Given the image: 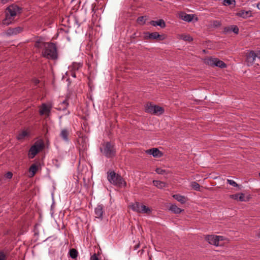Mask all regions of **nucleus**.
I'll return each instance as SVG.
<instances>
[{
	"instance_id": "1",
	"label": "nucleus",
	"mask_w": 260,
	"mask_h": 260,
	"mask_svg": "<svg viewBox=\"0 0 260 260\" xmlns=\"http://www.w3.org/2000/svg\"><path fill=\"white\" fill-rule=\"evenodd\" d=\"M21 10L20 7L15 4L8 7L5 11V18L3 20V24L6 25L12 24L14 17L21 13Z\"/></svg>"
},
{
	"instance_id": "2",
	"label": "nucleus",
	"mask_w": 260,
	"mask_h": 260,
	"mask_svg": "<svg viewBox=\"0 0 260 260\" xmlns=\"http://www.w3.org/2000/svg\"><path fill=\"white\" fill-rule=\"evenodd\" d=\"M42 55L48 59L55 60L57 58V48L53 43H47L44 45Z\"/></svg>"
},
{
	"instance_id": "3",
	"label": "nucleus",
	"mask_w": 260,
	"mask_h": 260,
	"mask_svg": "<svg viewBox=\"0 0 260 260\" xmlns=\"http://www.w3.org/2000/svg\"><path fill=\"white\" fill-rule=\"evenodd\" d=\"M107 179L110 183L119 187H125L126 185L123 178L113 171L107 172Z\"/></svg>"
},
{
	"instance_id": "4",
	"label": "nucleus",
	"mask_w": 260,
	"mask_h": 260,
	"mask_svg": "<svg viewBox=\"0 0 260 260\" xmlns=\"http://www.w3.org/2000/svg\"><path fill=\"white\" fill-rule=\"evenodd\" d=\"M100 149L102 154L107 158H112L116 155L115 145L110 142L102 143Z\"/></svg>"
},
{
	"instance_id": "5",
	"label": "nucleus",
	"mask_w": 260,
	"mask_h": 260,
	"mask_svg": "<svg viewBox=\"0 0 260 260\" xmlns=\"http://www.w3.org/2000/svg\"><path fill=\"white\" fill-rule=\"evenodd\" d=\"M44 147V144L42 141H37L30 148L28 152V157L32 159L35 156L40 152Z\"/></svg>"
},
{
	"instance_id": "6",
	"label": "nucleus",
	"mask_w": 260,
	"mask_h": 260,
	"mask_svg": "<svg viewBox=\"0 0 260 260\" xmlns=\"http://www.w3.org/2000/svg\"><path fill=\"white\" fill-rule=\"evenodd\" d=\"M204 62L211 67H218L221 69L226 67V64L217 58L208 57L205 59Z\"/></svg>"
},
{
	"instance_id": "7",
	"label": "nucleus",
	"mask_w": 260,
	"mask_h": 260,
	"mask_svg": "<svg viewBox=\"0 0 260 260\" xmlns=\"http://www.w3.org/2000/svg\"><path fill=\"white\" fill-rule=\"evenodd\" d=\"M144 39L146 40H157L158 41H162L166 38L165 35H159L157 32H146L144 33Z\"/></svg>"
},
{
	"instance_id": "8",
	"label": "nucleus",
	"mask_w": 260,
	"mask_h": 260,
	"mask_svg": "<svg viewBox=\"0 0 260 260\" xmlns=\"http://www.w3.org/2000/svg\"><path fill=\"white\" fill-rule=\"evenodd\" d=\"M52 106L45 103H43L39 107V114L41 116L45 115L49 117L50 114Z\"/></svg>"
},
{
	"instance_id": "9",
	"label": "nucleus",
	"mask_w": 260,
	"mask_h": 260,
	"mask_svg": "<svg viewBox=\"0 0 260 260\" xmlns=\"http://www.w3.org/2000/svg\"><path fill=\"white\" fill-rule=\"evenodd\" d=\"M246 62L247 65L248 66H251L253 64L259 65V62L255 61V52L253 51H251L246 55Z\"/></svg>"
},
{
	"instance_id": "10",
	"label": "nucleus",
	"mask_w": 260,
	"mask_h": 260,
	"mask_svg": "<svg viewBox=\"0 0 260 260\" xmlns=\"http://www.w3.org/2000/svg\"><path fill=\"white\" fill-rule=\"evenodd\" d=\"M23 30V28L18 26L15 28L10 27L6 31V35L8 36L16 35L21 32Z\"/></svg>"
},
{
	"instance_id": "11",
	"label": "nucleus",
	"mask_w": 260,
	"mask_h": 260,
	"mask_svg": "<svg viewBox=\"0 0 260 260\" xmlns=\"http://www.w3.org/2000/svg\"><path fill=\"white\" fill-rule=\"evenodd\" d=\"M70 130L68 128H62L59 134V137L61 139L66 142H69L70 141L69 139Z\"/></svg>"
},
{
	"instance_id": "12",
	"label": "nucleus",
	"mask_w": 260,
	"mask_h": 260,
	"mask_svg": "<svg viewBox=\"0 0 260 260\" xmlns=\"http://www.w3.org/2000/svg\"><path fill=\"white\" fill-rule=\"evenodd\" d=\"M146 153L147 154L152 155L155 157H160L163 155V153L156 148L148 149L146 151Z\"/></svg>"
},
{
	"instance_id": "13",
	"label": "nucleus",
	"mask_w": 260,
	"mask_h": 260,
	"mask_svg": "<svg viewBox=\"0 0 260 260\" xmlns=\"http://www.w3.org/2000/svg\"><path fill=\"white\" fill-rule=\"evenodd\" d=\"M217 237H216V235H207L205 237V239L210 244L216 246L221 245V244L218 243V239L217 240Z\"/></svg>"
},
{
	"instance_id": "14",
	"label": "nucleus",
	"mask_w": 260,
	"mask_h": 260,
	"mask_svg": "<svg viewBox=\"0 0 260 260\" xmlns=\"http://www.w3.org/2000/svg\"><path fill=\"white\" fill-rule=\"evenodd\" d=\"M88 139L86 136H82L79 137L78 142L81 146L82 149L84 150L87 148Z\"/></svg>"
},
{
	"instance_id": "15",
	"label": "nucleus",
	"mask_w": 260,
	"mask_h": 260,
	"mask_svg": "<svg viewBox=\"0 0 260 260\" xmlns=\"http://www.w3.org/2000/svg\"><path fill=\"white\" fill-rule=\"evenodd\" d=\"M95 217L102 219L104 213V206L102 205H99L94 209Z\"/></svg>"
},
{
	"instance_id": "16",
	"label": "nucleus",
	"mask_w": 260,
	"mask_h": 260,
	"mask_svg": "<svg viewBox=\"0 0 260 260\" xmlns=\"http://www.w3.org/2000/svg\"><path fill=\"white\" fill-rule=\"evenodd\" d=\"M237 15L239 17L243 18H247L252 16V13L251 11H244L241 10L237 13Z\"/></svg>"
},
{
	"instance_id": "17",
	"label": "nucleus",
	"mask_w": 260,
	"mask_h": 260,
	"mask_svg": "<svg viewBox=\"0 0 260 260\" xmlns=\"http://www.w3.org/2000/svg\"><path fill=\"white\" fill-rule=\"evenodd\" d=\"M150 24L153 26H159L161 28H165L166 26L165 21L163 19H159L157 21L152 20L150 22Z\"/></svg>"
},
{
	"instance_id": "18",
	"label": "nucleus",
	"mask_w": 260,
	"mask_h": 260,
	"mask_svg": "<svg viewBox=\"0 0 260 260\" xmlns=\"http://www.w3.org/2000/svg\"><path fill=\"white\" fill-rule=\"evenodd\" d=\"M179 15L180 18L185 21L190 22L193 19V16L192 15L187 14L183 12H180Z\"/></svg>"
},
{
	"instance_id": "19",
	"label": "nucleus",
	"mask_w": 260,
	"mask_h": 260,
	"mask_svg": "<svg viewBox=\"0 0 260 260\" xmlns=\"http://www.w3.org/2000/svg\"><path fill=\"white\" fill-rule=\"evenodd\" d=\"M153 114L159 115L162 114L164 112V109L162 107L157 105H154Z\"/></svg>"
},
{
	"instance_id": "20",
	"label": "nucleus",
	"mask_w": 260,
	"mask_h": 260,
	"mask_svg": "<svg viewBox=\"0 0 260 260\" xmlns=\"http://www.w3.org/2000/svg\"><path fill=\"white\" fill-rule=\"evenodd\" d=\"M231 31H233L236 34H238L239 32V28L236 25H231L230 26L224 28L225 32H228Z\"/></svg>"
},
{
	"instance_id": "21",
	"label": "nucleus",
	"mask_w": 260,
	"mask_h": 260,
	"mask_svg": "<svg viewBox=\"0 0 260 260\" xmlns=\"http://www.w3.org/2000/svg\"><path fill=\"white\" fill-rule=\"evenodd\" d=\"M142 205L140 203L136 202L131 205V208L134 211L140 213Z\"/></svg>"
},
{
	"instance_id": "22",
	"label": "nucleus",
	"mask_w": 260,
	"mask_h": 260,
	"mask_svg": "<svg viewBox=\"0 0 260 260\" xmlns=\"http://www.w3.org/2000/svg\"><path fill=\"white\" fill-rule=\"evenodd\" d=\"M173 197L182 204L185 203L186 201V198L184 196L179 194H174L173 196Z\"/></svg>"
},
{
	"instance_id": "23",
	"label": "nucleus",
	"mask_w": 260,
	"mask_h": 260,
	"mask_svg": "<svg viewBox=\"0 0 260 260\" xmlns=\"http://www.w3.org/2000/svg\"><path fill=\"white\" fill-rule=\"evenodd\" d=\"M38 170V166L36 164H32L29 169V172L31 174V177H33L36 174Z\"/></svg>"
},
{
	"instance_id": "24",
	"label": "nucleus",
	"mask_w": 260,
	"mask_h": 260,
	"mask_svg": "<svg viewBox=\"0 0 260 260\" xmlns=\"http://www.w3.org/2000/svg\"><path fill=\"white\" fill-rule=\"evenodd\" d=\"M153 184L155 186L160 189L164 188L166 186V183L164 182L159 180H153Z\"/></svg>"
},
{
	"instance_id": "25",
	"label": "nucleus",
	"mask_w": 260,
	"mask_h": 260,
	"mask_svg": "<svg viewBox=\"0 0 260 260\" xmlns=\"http://www.w3.org/2000/svg\"><path fill=\"white\" fill-rule=\"evenodd\" d=\"M170 210L175 214H179L181 213L183 210L178 207L176 205H172L170 207Z\"/></svg>"
},
{
	"instance_id": "26",
	"label": "nucleus",
	"mask_w": 260,
	"mask_h": 260,
	"mask_svg": "<svg viewBox=\"0 0 260 260\" xmlns=\"http://www.w3.org/2000/svg\"><path fill=\"white\" fill-rule=\"evenodd\" d=\"M154 108V105H152L151 103L147 104L145 106V111L147 113H153Z\"/></svg>"
},
{
	"instance_id": "27",
	"label": "nucleus",
	"mask_w": 260,
	"mask_h": 260,
	"mask_svg": "<svg viewBox=\"0 0 260 260\" xmlns=\"http://www.w3.org/2000/svg\"><path fill=\"white\" fill-rule=\"evenodd\" d=\"M180 39L185 41L191 42L193 41V38L189 35H181L180 36Z\"/></svg>"
},
{
	"instance_id": "28",
	"label": "nucleus",
	"mask_w": 260,
	"mask_h": 260,
	"mask_svg": "<svg viewBox=\"0 0 260 260\" xmlns=\"http://www.w3.org/2000/svg\"><path fill=\"white\" fill-rule=\"evenodd\" d=\"M141 208L140 213H149L151 212L150 209L145 205H142Z\"/></svg>"
},
{
	"instance_id": "29",
	"label": "nucleus",
	"mask_w": 260,
	"mask_h": 260,
	"mask_svg": "<svg viewBox=\"0 0 260 260\" xmlns=\"http://www.w3.org/2000/svg\"><path fill=\"white\" fill-rule=\"evenodd\" d=\"M70 256L72 258H76L78 256V251L75 249H71L70 250Z\"/></svg>"
},
{
	"instance_id": "30",
	"label": "nucleus",
	"mask_w": 260,
	"mask_h": 260,
	"mask_svg": "<svg viewBox=\"0 0 260 260\" xmlns=\"http://www.w3.org/2000/svg\"><path fill=\"white\" fill-rule=\"evenodd\" d=\"M27 135V133L25 131H23L19 133L17 136V139L19 140L23 139Z\"/></svg>"
},
{
	"instance_id": "31",
	"label": "nucleus",
	"mask_w": 260,
	"mask_h": 260,
	"mask_svg": "<svg viewBox=\"0 0 260 260\" xmlns=\"http://www.w3.org/2000/svg\"><path fill=\"white\" fill-rule=\"evenodd\" d=\"M223 4L224 6L233 5L234 6H235L236 5V1L235 0H223Z\"/></svg>"
},
{
	"instance_id": "32",
	"label": "nucleus",
	"mask_w": 260,
	"mask_h": 260,
	"mask_svg": "<svg viewBox=\"0 0 260 260\" xmlns=\"http://www.w3.org/2000/svg\"><path fill=\"white\" fill-rule=\"evenodd\" d=\"M146 17V16H141V17H139L138 18H137V22L141 24V25H143L146 22V19L145 18Z\"/></svg>"
},
{
	"instance_id": "33",
	"label": "nucleus",
	"mask_w": 260,
	"mask_h": 260,
	"mask_svg": "<svg viewBox=\"0 0 260 260\" xmlns=\"http://www.w3.org/2000/svg\"><path fill=\"white\" fill-rule=\"evenodd\" d=\"M249 200L248 198H246L245 194L243 193H239V201L241 202H246Z\"/></svg>"
},
{
	"instance_id": "34",
	"label": "nucleus",
	"mask_w": 260,
	"mask_h": 260,
	"mask_svg": "<svg viewBox=\"0 0 260 260\" xmlns=\"http://www.w3.org/2000/svg\"><path fill=\"white\" fill-rule=\"evenodd\" d=\"M191 186L196 190H199L200 186L199 184L196 182H192L191 183Z\"/></svg>"
},
{
	"instance_id": "35",
	"label": "nucleus",
	"mask_w": 260,
	"mask_h": 260,
	"mask_svg": "<svg viewBox=\"0 0 260 260\" xmlns=\"http://www.w3.org/2000/svg\"><path fill=\"white\" fill-rule=\"evenodd\" d=\"M47 43L40 42V41H37L36 42L35 44V46L36 48H44V45L45 44H46Z\"/></svg>"
},
{
	"instance_id": "36",
	"label": "nucleus",
	"mask_w": 260,
	"mask_h": 260,
	"mask_svg": "<svg viewBox=\"0 0 260 260\" xmlns=\"http://www.w3.org/2000/svg\"><path fill=\"white\" fill-rule=\"evenodd\" d=\"M155 172L158 174H161V175H163L165 173H166V170H164L160 168H157L155 170Z\"/></svg>"
},
{
	"instance_id": "37",
	"label": "nucleus",
	"mask_w": 260,
	"mask_h": 260,
	"mask_svg": "<svg viewBox=\"0 0 260 260\" xmlns=\"http://www.w3.org/2000/svg\"><path fill=\"white\" fill-rule=\"evenodd\" d=\"M227 182L229 184H230L231 185H232L233 186H234V187L238 186V184L235 181H234L233 180L228 179Z\"/></svg>"
},
{
	"instance_id": "38",
	"label": "nucleus",
	"mask_w": 260,
	"mask_h": 260,
	"mask_svg": "<svg viewBox=\"0 0 260 260\" xmlns=\"http://www.w3.org/2000/svg\"><path fill=\"white\" fill-rule=\"evenodd\" d=\"M68 101L65 100L60 104V105L62 107L63 109H65L68 107Z\"/></svg>"
},
{
	"instance_id": "39",
	"label": "nucleus",
	"mask_w": 260,
	"mask_h": 260,
	"mask_svg": "<svg viewBox=\"0 0 260 260\" xmlns=\"http://www.w3.org/2000/svg\"><path fill=\"white\" fill-rule=\"evenodd\" d=\"M141 33L140 32H136L131 36V39H135L136 38L140 37Z\"/></svg>"
},
{
	"instance_id": "40",
	"label": "nucleus",
	"mask_w": 260,
	"mask_h": 260,
	"mask_svg": "<svg viewBox=\"0 0 260 260\" xmlns=\"http://www.w3.org/2000/svg\"><path fill=\"white\" fill-rule=\"evenodd\" d=\"M239 193L230 195V198L232 199L239 201Z\"/></svg>"
},
{
	"instance_id": "41",
	"label": "nucleus",
	"mask_w": 260,
	"mask_h": 260,
	"mask_svg": "<svg viewBox=\"0 0 260 260\" xmlns=\"http://www.w3.org/2000/svg\"><path fill=\"white\" fill-rule=\"evenodd\" d=\"M5 176L8 179H11L13 177V173L11 172H8L5 174Z\"/></svg>"
},
{
	"instance_id": "42",
	"label": "nucleus",
	"mask_w": 260,
	"mask_h": 260,
	"mask_svg": "<svg viewBox=\"0 0 260 260\" xmlns=\"http://www.w3.org/2000/svg\"><path fill=\"white\" fill-rule=\"evenodd\" d=\"M6 255L4 253V252H0V260H6Z\"/></svg>"
},
{
	"instance_id": "43",
	"label": "nucleus",
	"mask_w": 260,
	"mask_h": 260,
	"mask_svg": "<svg viewBox=\"0 0 260 260\" xmlns=\"http://www.w3.org/2000/svg\"><path fill=\"white\" fill-rule=\"evenodd\" d=\"M213 25L214 26L217 27L221 25V23L219 21L215 20L213 21Z\"/></svg>"
},
{
	"instance_id": "44",
	"label": "nucleus",
	"mask_w": 260,
	"mask_h": 260,
	"mask_svg": "<svg viewBox=\"0 0 260 260\" xmlns=\"http://www.w3.org/2000/svg\"><path fill=\"white\" fill-rule=\"evenodd\" d=\"M217 240L218 239V243H219L220 241H223L224 240V238L223 236H216Z\"/></svg>"
},
{
	"instance_id": "45",
	"label": "nucleus",
	"mask_w": 260,
	"mask_h": 260,
	"mask_svg": "<svg viewBox=\"0 0 260 260\" xmlns=\"http://www.w3.org/2000/svg\"><path fill=\"white\" fill-rule=\"evenodd\" d=\"M91 260H99V258L96 256L95 254H94L92 256H91L90 258Z\"/></svg>"
},
{
	"instance_id": "46",
	"label": "nucleus",
	"mask_w": 260,
	"mask_h": 260,
	"mask_svg": "<svg viewBox=\"0 0 260 260\" xmlns=\"http://www.w3.org/2000/svg\"><path fill=\"white\" fill-rule=\"evenodd\" d=\"M255 61L256 62H259V63H260V58H259L257 52L256 53L255 52Z\"/></svg>"
},
{
	"instance_id": "47",
	"label": "nucleus",
	"mask_w": 260,
	"mask_h": 260,
	"mask_svg": "<svg viewBox=\"0 0 260 260\" xmlns=\"http://www.w3.org/2000/svg\"><path fill=\"white\" fill-rule=\"evenodd\" d=\"M139 246H140L139 243L135 245L134 248V250H137L139 247Z\"/></svg>"
},
{
	"instance_id": "48",
	"label": "nucleus",
	"mask_w": 260,
	"mask_h": 260,
	"mask_svg": "<svg viewBox=\"0 0 260 260\" xmlns=\"http://www.w3.org/2000/svg\"><path fill=\"white\" fill-rule=\"evenodd\" d=\"M256 7L258 9L260 10V3H259L257 4Z\"/></svg>"
},
{
	"instance_id": "49",
	"label": "nucleus",
	"mask_w": 260,
	"mask_h": 260,
	"mask_svg": "<svg viewBox=\"0 0 260 260\" xmlns=\"http://www.w3.org/2000/svg\"><path fill=\"white\" fill-rule=\"evenodd\" d=\"M8 0H2L3 3L5 4L7 2Z\"/></svg>"
},
{
	"instance_id": "50",
	"label": "nucleus",
	"mask_w": 260,
	"mask_h": 260,
	"mask_svg": "<svg viewBox=\"0 0 260 260\" xmlns=\"http://www.w3.org/2000/svg\"><path fill=\"white\" fill-rule=\"evenodd\" d=\"M72 77H76L75 73H73V74H72Z\"/></svg>"
},
{
	"instance_id": "51",
	"label": "nucleus",
	"mask_w": 260,
	"mask_h": 260,
	"mask_svg": "<svg viewBox=\"0 0 260 260\" xmlns=\"http://www.w3.org/2000/svg\"><path fill=\"white\" fill-rule=\"evenodd\" d=\"M257 236L260 237V230H259L258 233L257 234Z\"/></svg>"
},
{
	"instance_id": "52",
	"label": "nucleus",
	"mask_w": 260,
	"mask_h": 260,
	"mask_svg": "<svg viewBox=\"0 0 260 260\" xmlns=\"http://www.w3.org/2000/svg\"><path fill=\"white\" fill-rule=\"evenodd\" d=\"M259 177H260V173H259Z\"/></svg>"
}]
</instances>
